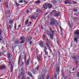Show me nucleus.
Listing matches in <instances>:
<instances>
[{
	"label": "nucleus",
	"instance_id": "f257e3e1",
	"mask_svg": "<svg viewBox=\"0 0 79 79\" xmlns=\"http://www.w3.org/2000/svg\"><path fill=\"white\" fill-rule=\"evenodd\" d=\"M43 8L44 9V10H45L48 8L47 3H45L43 5Z\"/></svg>",
	"mask_w": 79,
	"mask_h": 79
},
{
	"label": "nucleus",
	"instance_id": "f03ea898",
	"mask_svg": "<svg viewBox=\"0 0 79 79\" xmlns=\"http://www.w3.org/2000/svg\"><path fill=\"white\" fill-rule=\"evenodd\" d=\"M79 39V36L77 35H74V40L76 42V43H77V41H78V40H77V39Z\"/></svg>",
	"mask_w": 79,
	"mask_h": 79
},
{
	"label": "nucleus",
	"instance_id": "7ed1b4c3",
	"mask_svg": "<svg viewBox=\"0 0 79 79\" xmlns=\"http://www.w3.org/2000/svg\"><path fill=\"white\" fill-rule=\"evenodd\" d=\"M6 68V65L0 66V70H1V71H2V70H3V69H5Z\"/></svg>",
	"mask_w": 79,
	"mask_h": 79
},
{
	"label": "nucleus",
	"instance_id": "20e7f679",
	"mask_svg": "<svg viewBox=\"0 0 79 79\" xmlns=\"http://www.w3.org/2000/svg\"><path fill=\"white\" fill-rule=\"evenodd\" d=\"M7 58H8V60L9 62H11V61L10 60V58L11 57V54L10 53H8L7 54Z\"/></svg>",
	"mask_w": 79,
	"mask_h": 79
},
{
	"label": "nucleus",
	"instance_id": "39448f33",
	"mask_svg": "<svg viewBox=\"0 0 79 79\" xmlns=\"http://www.w3.org/2000/svg\"><path fill=\"white\" fill-rule=\"evenodd\" d=\"M31 71L32 73L34 74H36V72H37V71L34 68L32 69Z\"/></svg>",
	"mask_w": 79,
	"mask_h": 79
},
{
	"label": "nucleus",
	"instance_id": "423d86ee",
	"mask_svg": "<svg viewBox=\"0 0 79 79\" xmlns=\"http://www.w3.org/2000/svg\"><path fill=\"white\" fill-rule=\"evenodd\" d=\"M56 71L58 74H59L60 73V67H57L56 68Z\"/></svg>",
	"mask_w": 79,
	"mask_h": 79
},
{
	"label": "nucleus",
	"instance_id": "0eeeda50",
	"mask_svg": "<svg viewBox=\"0 0 79 79\" xmlns=\"http://www.w3.org/2000/svg\"><path fill=\"white\" fill-rule=\"evenodd\" d=\"M48 5V8L49 10H50L52 8V5L51 4H48L47 3Z\"/></svg>",
	"mask_w": 79,
	"mask_h": 79
},
{
	"label": "nucleus",
	"instance_id": "6e6552de",
	"mask_svg": "<svg viewBox=\"0 0 79 79\" xmlns=\"http://www.w3.org/2000/svg\"><path fill=\"white\" fill-rule=\"evenodd\" d=\"M14 42H15V45H16V44H20V41L18 40H15Z\"/></svg>",
	"mask_w": 79,
	"mask_h": 79
},
{
	"label": "nucleus",
	"instance_id": "1a4fd4ad",
	"mask_svg": "<svg viewBox=\"0 0 79 79\" xmlns=\"http://www.w3.org/2000/svg\"><path fill=\"white\" fill-rule=\"evenodd\" d=\"M24 73L23 71H21V73L18 76V79H20V77L21 76H24Z\"/></svg>",
	"mask_w": 79,
	"mask_h": 79
},
{
	"label": "nucleus",
	"instance_id": "9d476101",
	"mask_svg": "<svg viewBox=\"0 0 79 79\" xmlns=\"http://www.w3.org/2000/svg\"><path fill=\"white\" fill-rule=\"evenodd\" d=\"M39 45L42 48H43L44 47V46L43 45L44 44V42L43 41H40L39 43Z\"/></svg>",
	"mask_w": 79,
	"mask_h": 79
},
{
	"label": "nucleus",
	"instance_id": "9b49d317",
	"mask_svg": "<svg viewBox=\"0 0 79 79\" xmlns=\"http://www.w3.org/2000/svg\"><path fill=\"white\" fill-rule=\"evenodd\" d=\"M49 31L51 32L52 33H54L55 32L54 31H52L53 30V28H52V27H51V26H50L49 27Z\"/></svg>",
	"mask_w": 79,
	"mask_h": 79
},
{
	"label": "nucleus",
	"instance_id": "f8f14e48",
	"mask_svg": "<svg viewBox=\"0 0 79 79\" xmlns=\"http://www.w3.org/2000/svg\"><path fill=\"white\" fill-rule=\"evenodd\" d=\"M43 72L44 73L43 75H42L41 76H44V74H45V76H46V73H47V70L44 69L43 70Z\"/></svg>",
	"mask_w": 79,
	"mask_h": 79
},
{
	"label": "nucleus",
	"instance_id": "ddd939ff",
	"mask_svg": "<svg viewBox=\"0 0 79 79\" xmlns=\"http://www.w3.org/2000/svg\"><path fill=\"white\" fill-rule=\"evenodd\" d=\"M51 2L52 4H56V3H57V1L56 0H52Z\"/></svg>",
	"mask_w": 79,
	"mask_h": 79
},
{
	"label": "nucleus",
	"instance_id": "4468645a",
	"mask_svg": "<svg viewBox=\"0 0 79 79\" xmlns=\"http://www.w3.org/2000/svg\"><path fill=\"white\" fill-rule=\"evenodd\" d=\"M61 72L62 73V77H64L65 76V74H64V70H63V69H62L61 70Z\"/></svg>",
	"mask_w": 79,
	"mask_h": 79
},
{
	"label": "nucleus",
	"instance_id": "2eb2a0df",
	"mask_svg": "<svg viewBox=\"0 0 79 79\" xmlns=\"http://www.w3.org/2000/svg\"><path fill=\"white\" fill-rule=\"evenodd\" d=\"M72 60H75V61H76L77 60V58L76 57V56L74 55L73 56V57H72Z\"/></svg>",
	"mask_w": 79,
	"mask_h": 79
},
{
	"label": "nucleus",
	"instance_id": "dca6fc26",
	"mask_svg": "<svg viewBox=\"0 0 79 79\" xmlns=\"http://www.w3.org/2000/svg\"><path fill=\"white\" fill-rule=\"evenodd\" d=\"M27 73L28 76H30V77H32L33 76V75H32V74L31 72H28Z\"/></svg>",
	"mask_w": 79,
	"mask_h": 79
},
{
	"label": "nucleus",
	"instance_id": "f3484780",
	"mask_svg": "<svg viewBox=\"0 0 79 79\" xmlns=\"http://www.w3.org/2000/svg\"><path fill=\"white\" fill-rule=\"evenodd\" d=\"M5 6H6V8H7V9H8L9 6L8 4V2H5Z\"/></svg>",
	"mask_w": 79,
	"mask_h": 79
},
{
	"label": "nucleus",
	"instance_id": "a211bd4d",
	"mask_svg": "<svg viewBox=\"0 0 79 79\" xmlns=\"http://www.w3.org/2000/svg\"><path fill=\"white\" fill-rule=\"evenodd\" d=\"M21 55H20L19 57L18 64H19L20 63V61H21Z\"/></svg>",
	"mask_w": 79,
	"mask_h": 79
},
{
	"label": "nucleus",
	"instance_id": "6ab92c4d",
	"mask_svg": "<svg viewBox=\"0 0 79 79\" xmlns=\"http://www.w3.org/2000/svg\"><path fill=\"white\" fill-rule=\"evenodd\" d=\"M27 39L28 41H31L32 40V37L31 36H28L27 37Z\"/></svg>",
	"mask_w": 79,
	"mask_h": 79
},
{
	"label": "nucleus",
	"instance_id": "aec40b11",
	"mask_svg": "<svg viewBox=\"0 0 79 79\" xmlns=\"http://www.w3.org/2000/svg\"><path fill=\"white\" fill-rule=\"evenodd\" d=\"M54 33H52V34H50V35H50V38H51V39H51V40H52L53 38V35H54Z\"/></svg>",
	"mask_w": 79,
	"mask_h": 79
},
{
	"label": "nucleus",
	"instance_id": "412c9836",
	"mask_svg": "<svg viewBox=\"0 0 79 79\" xmlns=\"http://www.w3.org/2000/svg\"><path fill=\"white\" fill-rule=\"evenodd\" d=\"M43 47H44V49L43 51L44 52H46L47 48V46H46V45H45V46H44Z\"/></svg>",
	"mask_w": 79,
	"mask_h": 79
},
{
	"label": "nucleus",
	"instance_id": "4be33fe9",
	"mask_svg": "<svg viewBox=\"0 0 79 79\" xmlns=\"http://www.w3.org/2000/svg\"><path fill=\"white\" fill-rule=\"evenodd\" d=\"M74 34H76V35H79V31L78 30H76Z\"/></svg>",
	"mask_w": 79,
	"mask_h": 79
},
{
	"label": "nucleus",
	"instance_id": "5701e85b",
	"mask_svg": "<svg viewBox=\"0 0 79 79\" xmlns=\"http://www.w3.org/2000/svg\"><path fill=\"white\" fill-rule=\"evenodd\" d=\"M51 21H54L55 22V23H56L57 24L58 23V22H57V21H56V20L55 19H53V18L51 19Z\"/></svg>",
	"mask_w": 79,
	"mask_h": 79
},
{
	"label": "nucleus",
	"instance_id": "b1692460",
	"mask_svg": "<svg viewBox=\"0 0 79 79\" xmlns=\"http://www.w3.org/2000/svg\"><path fill=\"white\" fill-rule=\"evenodd\" d=\"M29 62H30V59L29 58L27 61L26 65H29Z\"/></svg>",
	"mask_w": 79,
	"mask_h": 79
},
{
	"label": "nucleus",
	"instance_id": "393cba45",
	"mask_svg": "<svg viewBox=\"0 0 79 79\" xmlns=\"http://www.w3.org/2000/svg\"><path fill=\"white\" fill-rule=\"evenodd\" d=\"M60 15V13H57L54 14V16L56 17H57V16H59Z\"/></svg>",
	"mask_w": 79,
	"mask_h": 79
},
{
	"label": "nucleus",
	"instance_id": "a878e982",
	"mask_svg": "<svg viewBox=\"0 0 79 79\" xmlns=\"http://www.w3.org/2000/svg\"><path fill=\"white\" fill-rule=\"evenodd\" d=\"M46 34H47L48 35H50V34H51V33L48 31L47 30V31H46Z\"/></svg>",
	"mask_w": 79,
	"mask_h": 79
},
{
	"label": "nucleus",
	"instance_id": "bb28decb",
	"mask_svg": "<svg viewBox=\"0 0 79 79\" xmlns=\"http://www.w3.org/2000/svg\"><path fill=\"white\" fill-rule=\"evenodd\" d=\"M21 40L25 41V38L24 36L21 37H20Z\"/></svg>",
	"mask_w": 79,
	"mask_h": 79
},
{
	"label": "nucleus",
	"instance_id": "cd10ccee",
	"mask_svg": "<svg viewBox=\"0 0 79 79\" xmlns=\"http://www.w3.org/2000/svg\"><path fill=\"white\" fill-rule=\"evenodd\" d=\"M46 44H50V41H49L48 39L46 40Z\"/></svg>",
	"mask_w": 79,
	"mask_h": 79
},
{
	"label": "nucleus",
	"instance_id": "c85d7f7f",
	"mask_svg": "<svg viewBox=\"0 0 79 79\" xmlns=\"http://www.w3.org/2000/svg\"><path fill=\"white\" fill-rule=\"evenodd\" d=\"M50 24L51 25H52V26H53V25H54V24H55V22L53 21H52V22L50 23Z\"/></svg>",
	"mask_w": 79,
	"mask_h": 79
},
{
	"label": "nucleus",
	"instance_id": "c756f323",
	"mask_svg": "<svg viewBox=\"0 0 79 79\" xmlns=\"http://www.w3.org/2000/svg\"><path fill=\"white\" fill-rule=\"evenodd\" d=\"M37 58L39 61H40V60H41V56L40 55L39 56H37Z\"/></svg>",
	"mask_w": 79,
	"mask_h": 79
},
{
	"label": "nucleus",
	"instance_id": "7c9ffc66",
	"mask_svg": "<svg viewBox=\"0 0 79 79\" xmlns=\"http://www.w3.org/2000/svg\"><path fill=\"white\" fill-rule=\"evenodd\" d=\"M40 69V65H38L37 67L35 68V69H37L38 70H39V69Z\"/></svg>",
	"mask_w": 79,
	"mask_h": 79
},
{
	"label": "nucleus",
	"instance_id": "2f4dec72",
	"mask_svg": "<svg viewBox=\"0 0 79 79\" xmlns=\"http://www.w3.org/2000/svg\"><path fill=\"white\" fill-rule=\"evenodd\" d=\"M13 20H12V19H10L9 20V21L8 22V23H9V24H13Z\"/></svg>",
	"mask_w": 79,
	"mask_h": 79
},
{
	"label": "nucleus",
	"instance_id": "473e14b6",
	"mask_svg": "<svg viewBox=\"0 0 79 79\" xmlns=\"http://www.w3.org/2000/svg\"><path fill=\"white\" fill-rule=\"evenodd\" d=\"M40 3V1L38 0L35 2V4H39Z\"/></svg>",
	"mask_w": 79,
	"mask_h": 79
},
{
	"label": "nucleus",
	"instance_id": "72a5a7b5",
	"mask_svg": "<svg viewBox=\"0 0 79 79\" xmlns=\"http://www.w3.org/2000/svg\"><path fill=\"white\" fill-rule=\"evenodd\" d=\"M13 66L12 65V64H11L10 66V72H11V73H13Z\"/></svg>",
	"mask_w": 79,
	"mask_h": 79
},
{
	"label": "nucleus",
	"instance_id": "f704fd0d",
	"mask_svg": "<svg viewBox=\"0 0 79 79\" xmlns=\"http://www.w3.org/2000/svg\"><path fill=\"white\" fill-rule=\"evenodd\" d=\"M31 18H32V19H36V18L35 17V16L34 15H32Z\"/></svg>",
	"mask_w": 79,
	"mask_h": 79
},
{
	"label": "nucleus",
	"instance_id": "c9c22d12",
	"mask_svg": "<svg viewBox=\"0 0 79 79\" xmlns=\"http://www.w3.org/2000/svg\"><path fill=\"white\" fill-rule=\"evenodd\" d=\"M38 15H39V13H36L34 15L36 18H37V17H38Z\"/></svg>",
	"mask_w": 79,
	"mask_h": 79
},
{
	"label": "nucleus",
	"instance_id": "e433bc0d",
	"mask_svg": "<svg viewBox=\"0 0 79 79\" xmlns=\"http://www.w3.org/2000/svg\"><path fill=\"white\" fill-rule=\"evenodd\" d=\"M25 68H24V67H22L21 68V71H23V72H24V71H25Z\"/></svg>",
	"mask_w": 79,
	"mask_h": 79
},
{
	"label": "nucleus",
	"instance_id": "4c0bfd02",
	"mask_svg": "<svg viewBox=\"0 0 79 79\" xmlns=\"http://www.w3.org/2000/svg\"><path fill=\"white\" fill-rule=\"evenodd\" d=\"M49 44H46V46L48 48V49H50V47Z\"/></svg>",
	"mask_w": 79,
	"mask_h": 79
},
{
	"label": "nucleus",
	"instance_id": "58836bf2",
	"mask_svg": "<svg viewBox=\"0 0 79 79\" xmlns=\"http://www.w3.org/2000/svg\"><path fill=\"white\" fill-rule=\"evenodd\" d=\"M29 21V19H27L25 23V25H27V24L28 23V21Z\"/></svg>",
	"mask_w": 79,
	"mask_h": 79
},
{
	"label": "nucleus",
	"instance_id": "ea45409f",
	"mask_svg": "<svg viewBox=\"0 0 79 79\" xmlns=\"http://www.w3.org/2000/svg\"><path fill=\"white\" fill-rule=\"evenodd\" d=\"M15 27H14V29L16 31V23H15Z\"/></svg>",
	"mask_w": 79,
	"mask_h": 79
},
{
	"label": "nucleus",
	"instance_id": "a19ab883",
	"mask_svg": "<svg viewBox=\"0 0 79 79\" xmlns=\"http://www.w3.org/2000/svg\"><path fill=\"white\" fill-rule=\"evenodd\" d=\"M68 4L69 5H71L72 4V2H71L69 1L68 0Z\"/></svg>",
	"mask_w": 79,
	"mask_h": 79
},
{
	"label": "nucleus",
	"instance_id": "79ce46f5",
	"mask_svg": "<svg viewBox=\"0 0 79 79\" xmlns=\"http://www.w3.org/2000/svg\"><path fill=\"white\" fill-rule=\"evenodd\" d=\"M21 64L22 67H24V62H22Z\"/></svg>",
	"mask_w": 79,
	"mask_h": 79
},
{
	"label": "nucleus",
	"instance_id": "37998d69",
	"mask_svg": "<svg viewBox=\"0 0 79 79\" xmlns=\"http://www.w3.org/2000/svg\"><path fill=\"white\" fill-rule=\"evenodd\" d=\"M27 57H26V55H24V57L23 58L24 60V61H26V59Z\"/></svg>",
	"mask_w": 79,
	"mask_h": 79
},
{
	"label": "nucleus",
	"instance_id": "c03bdc74",
	"mask_svg": "<svg viewBox=\"0 0 79 79\" xmlns=\"http://www.w3.org/2000/svg\"><path fill=\"white\" fill-rule=\"evenodd\" d=\"M2 33H3V31L2 30V29L1 28H0V35H2Z\"/></svg>",
	"mask_w": 79,
	"mask_h": 79
},
{
	"label": "nucleus",
	"instance_id": "a18cd8bd",
	"mask_svg": "<svg viewBox=\"0 0 79 79\" xmlns=\"http://www.w3.org/2000/svg\"><path fill=\"white\" fill-rule=\"evenodd\" d=\"M76 77H79V72L77 73L76 74Z\"/></svg>",
	"mask_w": 79,
	"mask_h": 79
},
{
	"label": "nucleus",
	"instance_id": "49530a36",
	"mask_svg": "<svg viewBox=\"0 0 79 79\" xmlns=\"http://www.w3.org/2000/svg\"><path fill=\"white\" fill-rule=\"evenodd\" d=\"M73 11H75V12H76L77 11V9H73Z\"/></svg>",
	"mask_w": 79,
	"mask_h": 79
},
{
	"label": "nucleus",
	"instance_id": "de8ad7c7",
	"mask_svg": "<svg viewBox=\"0 0 79 79\" xmlns=\"http://www.w3.org/2000/svg\"><path fill=\"white\" fill-rule=\"evenodd\" d=\"M78 63H79V61H78V60L76 61L75 62V64H76V65H77Z\"/></svg>",
	"mask_w": 79,
	"mask_h": 79
},
{
	"label": "nucleus",
	"instance_id": "09e8293b",
	"mask_svg": "<svg viewBox=\"0 0 79 79\" xmlns=\"http://www.w3.org/2000/svg\"><path fill=\"white\" fill-rule=\"evenodd\" d=\"M24 40H22L20 42V44H23V43H24Z\"/></svg>",
	"mask_w": 79,
	"mask_h": 79
},
{
	"label": "nucleus",
	"instance_id": "8fccbe9b",
	"mask_svg": "<svg viewBox=\"0 0 79 79\" xmlns=\"http://www.w3.org/2000/svg\"><path fill=\"white\" fill-rule=\"evenodd\" d=\"M54 78L55 79H57V77L56 76V74L54 75Z\"/></svg>",
	"mask_w": 79,
	"mask_h": 79
},
{
	"label": "nucleus",
	"instance_id": "3c124183",
	"mask_svg": "<svg viewBox=\"0 0 79 79\" xmlns=\"http://www.w3.org/2000/svg\"><path fill=\"white\" fill-rule=\"evenodd\" d=\"M73 3L74 4H77V2H76L75 1H73Z\"/></svg>",
	"mask_w": 79,
	"mask_h": 79
},
{
	"label": "nucleus",
	"instance_id": "603ef678",
	"mask_svg": "<svg viewBox=\"0 0 79 79\" xmlns=\"http://www.w3.org/2000/svg\"><path fill=\"white\" fill-rule=\"evenodd\" d=\"M23 1H24L25 3H26V4H27V3H28V2H27V1H25L24 0H23Z\"/></svg>",
	"mask_w": 79,
	"mask_h": 79
},
{
	"label": "nucleus",
	"instance_id": "864d4df0",
	"mask_svg": "<svg viewBox=\"0 0 79 79\" xmlns=\"http://www.w3.org/2000/svg\"><path fill=\"white\" fill-rule=\"evenodd\" d=\"M53 14H55V12L52 11V12L51 13V15H53Z\"/></svg>",
	"mask_w": 79,
	"mask_h": 79
},
{
	"label": "nucleus",
	"instance_id": "5fc2aeb1",
	"mask_svg": "<svg viewBox=\"0 0 79 79\" xmlns=\"http://www.w3.org/2000/svg\"><path fill=\"white\" fill-rule=\"evenodd\" d=\"M40 9H37L36 10V12H38V13H40Z\"/></svg>",
	"mask_w": 79,
	"mask_h": 79
},
{
	"label": "nucleus",
	"instance_id": "6e6d98bb",
	"mask_svg": "<svg viewBox=\"0 0 79 79\" xmlns=\"http://www.w3.org/2000/svg\"><path fill=\"white\" fill-rule=\"evenodd\" d=\"M3 53H2V52H1L0 53V56H2L3 55Z\"/></svg>",
	"mask_w": 79,
	"mask_h": 79
},
{
	"label": "nucleus",
	"instance_id": "4d7b16f0",
	"mask_svg": "<svg viewBox=\"0 0 79 79\" xmlns=\"http://www.w3.org/2000/svg\"><path fill=\"white\" fill-rule=\"evenodd\" d=\"M23 0H21L19 2V3H23Z\"/></svg>",
	"mask_w": 79,
	"mask_h": 79
},
{
	"label": "nucleus",
	"instance_id": "13d9d810",
	"mask_svg": "<svg viewBox=\"0 0 79 79\" xmlns=\"http://www.w3.org/2000/svg\"><path fill=\"white\" fill-rule=\"evenodd\" d=\"M32 44V41H30V42L29 43V44H30V45H31Z\"/></svg>",
	"mask_w": 79,
	"mask_h": 79
},
{
	"label": "nucleus",
	"instance_id": "bf43d9fd",
	"mask_svg": "<svg viewBox=\"0 0 79 79\" xmlns=\"http://www.w3.org/2000/svg\"><path fill=\"white\" fill-rule=\"evenodd\" d=\"M45 52V55H48V52L46 51Z\"/></svg>",
	"mask_w": 79,
	"mask_h": 79
},
{
	"label": "nucleus",
	"instance_id": "052dcab7",
	"mask_svg": "<svg viewBox=\"0 0 79 79\" xmlns=\"http://www.w3.org/2000/svg\"><path fill=\"white\" fill-rule=\"evenodd\" d=\"M49 77H50V76L49 75H47V77L46 78L47 79H49Z\"/></svg>",
	"mask_w": 79,
	"mask_h": 79
},
{
	"label": "nucleus",
	"instance_id": "680f3d73",
	"mask_svg": "<svg viewBox=\"0 0 79 79\" xmlns=\"http://www.w3.org/2000/svg\"><path fill=\"white\" fill-rule=\"evenodd\" d=\"M15 4H16V5H17V6H19V4H18V3H17V2H16Z\"/></svg>",
	"mask_w": 79,
	"mask_h": 79
},
{
	"label": "nucleus",
	"instance_id": "e2e57ef3",
	"mask_svg": "<svg viewBox=\"0 0 79 79\" xmlns=\"http://www.w3.org/2000/svg\"><path fill=\"white\" fill-rule=\"evenodd\" d=\"M21 79H26V78H25V77L23 76L22 77Z\"/></svg>",
	"mask_w": 79,
	"mask_h": 79
},
{
	"label": "nucleus",
	"instance_id": "0e129e2a",
	"mask_svg": "<svg viewBox=\"0 0 79 79\" xmlns=\"http://www.w3.org/2000/svg\"><path fill=\"white\" fill-rule=\"evenodd\" d=\"M64 4H65V5H66V4H68V1H67V2H66V1L65 2H64Z\"/></svg>",
	"mask_w": 79,
	"mask_h": 79
},
{
	"label": "nucleus",
	"instance_id": "69168bd1",
	"mask_svg": "<svg viewBox=\"0 0 79 79\" xmlns=\"http://www.w3.org/2000/svg\"><path fill=\"white\" fill-rule=\"evenodd\" d=\"M29 10H27V13L28 14V13H29Z\"/></svg>",
	"mask_w": 79,
	"mask_h": 79
},
{
	"label": "nucleus",
	"instance_id": "338daca9",
	"mask_svg": "<svg viewBox=\"0 0 79 79\" xmlns=\"http://www.w3.org/2000/svg\"><path fill=\"white\" fill-rule=\"evenodd\" d=\"M15 37H14L12 39V41H14V40H15Z\"/></svg>",
	"mask_w": 79,
	"mask_h": 79
},
{
	"label": "nucleus",
	"instance_id": "774afa93",
	"mask_svg": "<svg viewBox=\"0 0 79 79\" xmlns=\"http://www.w3.org/2000/svg\"><path fill=\"white\" fill-rule=\"evenodd\" d=\"M75 68H73L72 69V71H75Z\"/></svg>",
	"mask_w": 79,
	"mask_h": 79
}]
</instances>
